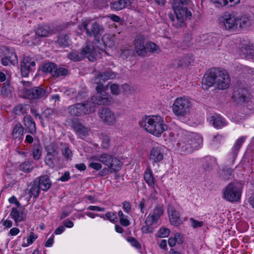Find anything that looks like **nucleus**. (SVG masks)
<instances>
[{"mask_svg": "<svg viewBox=\"0 0 254 254\" xmlns=\"http://www.w3.org/2000/svg\"><path fill=\"white\" fill-rule=\"evenodd\" d=\"M140 124L147 132L156 136H160L167 129L163 119L160 116L146 117L142 119Z\"/></svg>", "mask_w": 254, "mask_h": 254, "instance_id": "nucleus-3", "label": "nucleus"}, {"mask_svg": "<svg viewBox=\"0 0 254 254\" xmlns=\"http://www.w3.org/2000/svg\"><path fill=\"white\" fill-rule=\"evenodd\" d=\"M49 33V28L47 26H39L36 31V34L40 37H45L48 35Z\"/></svg>", "mask_w": 254, "mask_h": 254, "instance_id": "nucleus-38", "label": "nucleus"}, {"mask_svg": "<svg viewBox=\"0 0 254 254\" xmlns=\"http://www.w3.org/2000/svg\"><path fill=\"white\" fill-rule=\"evenodd\" d=\"M190 221L191 223V226L193 228H200L203 226L204 223L203 221H200L194 219L193 218H190Z\"/></svg>", "mask_w": 254, "mask_h": 254, "instance_id": "nucleus-51", "label": "nucleus"}, {"mask_svg": "<svg viewBox=\"0 0 254 254\" xmlns=\"http://www.w3.org/2000/svg\"><path fill=\"white\" fill-rule=\"evenodd\" d=\"M75 167L79 171H84L86 169V166L84 163L77 164Z\"/></svg>", "mask_w": 254, "mask_h": 254, "instance_id": "nucleus-64", "label": "nucleus"}, {"mask_svg": "<svg viewBox=\"0 0 254 254\" xmlns=\"http://www.w3.org/2000/svg\"><path fill=\"white\" fill-rule=\"evenodd\" d=\"M96 93L93 96L91 100L95 104L109 105L112 102V98L106 93L107 86L103 84H97Z\"/></svg>", "mask_w": 254, "mask_h": 254, "instance_id": "nucleus-8", "label": "nucleus"}, {"mask_svg": "<svg viewBox=\"0 0 254 254\" xmlns=\"http://www.w3.org/2000/svg\"><path fill=\"white\" fill-rule=\"evenodd\" d=\"M241 50L244 55L254 60V45H248L243 47Z\"/></svg>", "mask_w": 254, "mask_h": 254, "instance_id": "nucleus-35", "label": "nucleus"}, {"mask_svg": "<svg viewBox=\"0 0 254 254\" xmlns=\"http://www.w3.org/2000/svg\"><path fill=\"white\" fill-rule=\"evenodd\" d=\"M26 95L29 99H38L46 96L48 94L44 89L40 87H36L33 89L26 91Z\"/></svg>", "mask_w": 254, "mask_h": 254, "instance_id": "nucleus-19", "label": "nucleus"}, {"mask_svg": "<svg viewBox=\"0 0 254 254\" xmlns=\"http://www.w3.org/2000/svg\"><path fill=\"white\" fill-rule=\"evenodd\" d=\"M99 116L102 121L108 126L114 125L118 115L108 108H104L99 112Z\"/></svg>", "mask_w": 254, "mask_h": 254, "instance_id": "nucleus-13", "label": "nucleus"}, {"mask_svg": "<svg viewBox=\"0 0 254 254\" xmlns=\"http://www.w3.org/2000/svg\"><path fill=\"white\" fill-rule=\"evenodd\" d=\"M42 148L39 145H35L33 150V157L35 160H39L42 155Z\"/></svg>", "mask_w": 254, "mask_h": 254, "instance_id": "nucleus-41", "label": "nucleus"}, {"mask_svg": "<svg viewBox=\"0 0 254 254\" xmlns=\"http://www.w3.org/2000/svg\"><path fill=\"white\" fill-rule=\"evenodd\" d=\"M54 241V236L52 235L50 237V238L48 239L47 242L45 243V246L46 247H51L52 246Z\"/></svg>", "mask_w": 254, "mask_h": 254, "instance_id": "nucleus-61", "label": "nucleus"}, {"mask_svg": "<svg viewBox=\"0 0 254 254\" xmlns=\"http://www.w3.org/2000/svg\"><path fill=\"white\" fill-rule=\"evenodd\" d=\"M13 88L9 84L3 83L1 88V93L2 95L8 96L11 94Z\"/></svg>", "mask_w": 254, "mask_h": 254, "instance_id": "nucleus-44", "label": "nucleus"}, {"mask_svg": "<svg viewBox=\"0 0 254 254\" xmlns=\"http://www.w3.org/2000/svg\"><path fill=\"white\" fill-rule=\"evenodd\" d=\"M236 29L245 28L251 25V21L246 15H238L236 14Z\"/></svg>", "mask_w": 254, "mask_h": 254, "instance_id": "nucleus-25", "label": "nucleus"}, {"mask_svg": "<svg viewBox=\"0 0 254 254\" xmlns=\"http://www.w3.org/2000/svg\"><path fill=\"white\" fill-rule=\"evenodd\" d=\"M159 50V47L155 43L149 42L146 44V54L147 52L154 53Z\"/></svg>", "mask_w": 254, "mask_h": 254, "instance_id": "nucleus-43", "label": "nucleus"}, {"mask_svg": "<svg viewBox=\"0 0 254 254\" xmlns=\"http://www.w3.org/2000/svg\"><path fill=\"white\" fill-rule=\"evenodd\" d=\"M102 42L103 43H99L97 46L102 52H105L108 48L112 49L115 47V37L112 35L105 34L102 38Z\"/></svg>", "mask_w": 254, "mask_h": 254, "instance_id": "nucleus-17", "label": "nucleus"}, {"mask_svg": "<svg viewBox=\"0 0 254 254\" xmlns=\"http://www.w3.org/2000/svg\"><path fill=\"white\" fill-rule=\"evenodd\" d=\"M168 213L170 223L175 226H179L183 223L180 217L179 212L175 210L172 207H169L168 209Z\"/></svg>", "mask_w": 254, "mask_h": 254, "instance_id": "nucleus-23", "label": "nucleus"}, {"mask_svg": "<svg viewBox=\"0 0 254 254\" xmlns=\"http://www.w3.org/2000/svg\"><path fill=\"white\" fill-rule=\"evenodd\" d=\"M23 128L20 124H17L15 125L12 130V137L17 140L20 141L23 138Z\"/></svg>", "mask_w": 254, "mask_h": 254, "instance_id": "nucleus-29", "label": "nucleus"}, {"mask_svg": "<svg viewBox=\"0 0 254 254\" xmlns=\"http://www.w3.org/2000/svg\"><path fill=\"white\" fill-rule=\"evenodd\" d=\"M131 0H119L111 4V8L113 10H120L128 7L131 3Z\"/></svg>", "mask_w": 254, "mask_h": 254, "instance_id": "nucleus-26", "label": "nucleus"}, {"mask_svg": "<svg viewBox=\"0 0 254 254\" xmlns=\"http://www.w3.org/2000/svg\"><path fill=\"white\" fill-rule=\"evenodd\" d=\"M216 85L220 89H225L228 87L230 79L228 72L225 70H216Z\"/></svg>", "mask_w": 254, "mask_h": 254, "instance_id": "nucleus-12", "label": "nucleus"}, {"mask_svg": "<svg viewBox=\"0 0 254 254\" xmlns=\"http://www.w3.org/2000/svg\"><path fill=\"white\" fill-rule=\"evenodd\" d=\"M243 189V185L239 182L234 181L229 183L223 190L222 198L231 202L239 201Z\"/></svg>", "mask_w": 254, "mask_h": 254, "instance_id": "nucleus-5", "label": "nucleus"}, {"mask_svg": "<svg viewBox=\"0 0 254 254\" xmlns=\"http://www.w3.org/2000/svg\"><path fill=\"white\" fill-rule=\"evenodd\" d=\"M45 162L51 168H54L55 166V164L53 161L48 155L45 158Z\"/></svg>", "mask_w": 254, "mask_h": 254, "instance_id": "nucleus-59", "label": "nucleus"}, {"mask_svg": "<svg viewBox=\"0 0 254 254\" xmlns=\"http://www.w3.org/2000/svg\"><path fill=\"white\" fill-rule=\"evenodd\" d=\"M165 147L161 145H157L152 147L149 156V159L153 163L162 161L164 158Z\"/></svg>", "mask_w": 254, "mask_h": 254, "instance_id": "nucleus-15", "label": "nucleus"}, {"mask_svg": "<svg viewBox=\"0 0 254 254\" xmlns=\"http://www.w3.org/2000/svg\"><path fill=\"white\" fill-rule=\"evenodd\" d=\"M144 179L147 185L153 190V192L152 195L153 197H155L157 193L155 187V184L153 174L149 169H147L146 170L144 174Z\"/></svg>", "mask_w": 254, "mask_h": 254, "instance_id": "nucleus-24", "label": "nucleus"}, {"mask_svg": "<svg viewBox=\"0 0 254 254\" xmlns=\"http://www.w3.org/2000/svg\"><path fill=\"white\" fill-rule=\"evenodd\" d=\"M183 243V238L178 233H176L173 237H170L168 240V244L171 247L175 246L176 244H182Z\"/></svg>", "mask_w": 254, "mask_h": 254, "instance_id": "nucleus-34", "label": "nucleus"}, {"mask_svg": "<svg viewBox=\"0 0 254 254\" xmlns=\"http://www.w3.org/2000/svg\"><path fill=\"white\" fill-rule=\"evenodd\" d=\"M83 29L86 30V34L89 37L93 35L96 37L103 31L101 26L94 22H91L89 19L84 20L78 26L79 31H77V33L80 34Z\"/></svg>", "mask_w": 254, "mask_h": 254, "instance_id": "nucleus-9", "label": "nucleus"}, {"mask_svg": "<svg viewBox=\"0 0 254 254\" xmlns=\"http://www.w3.org/2000/svg\"><path fill=\"white\" fill-rule=\"evenodd\" d=\"M70 178L69 173L66 172L60 178V180L62 182H66L69 180Z\"/></svg>", "mask_w": 254, "mask_h": 254, "instance_id": "nucleus-62", "label": "nucleus"}, {"mask_svg": "<svg viewBox=\"0 0 254 254\" xmlns=\"http://www.w3.org/2000/svg\"><path fill=\"white\" fill-rule=\"evenodd\" d=\"M202 142L201 136L194 132L182 136L175 146V150L181 154L190 153L198 149Z\"/></svg>", "mask_w": 254, "mask_h": 254, "instance_id": "nucleus-2", "label": "nucleus"}, {"mask_svg": "<svg viewBox=\"0 0 254 254\" xmlns=\"http://www.w3.org/2000/svg\"><path fill=\"white\" fill-rule=\"evenodd\" d=\"M216 70L206 73L202 79V85L203 89H207L216 84Z\"/></svg>", "mask_w": 254, "mask_h": 254, "instance_id": "nucleus-18", "label": "nucleus"}, {"mask_svg": "<svg viewBox=\"0 0 254 254\" xmlns=\"http://www.w3.org/2000/svg\"><path fill=\"white\" fill-rule=\"evenodd\" d=\"M73 127L76 133L80 136H85L88 133L89 129L88 127L80 123H78L75 124Z\"/></svg>", "mask_w": 254, "mask_h": 254, "instance_id": "nucleus-33", "label": "nucleus"}, {"mask_svg": "<svg viewBox=\"0 0 254 254\" xmlns=\"http://www.w3.org/2000/svg\"><path fill=\"white\" fill-rule=\"evenodd\" d=\"M1 53L5 56L1 59V64L4 66L7 65L9 63L15 65L18 63L17 56L12 49L3 46L0 48Z\"/></svg>", "mask_w": 254, "mask_h": 254, "instance_id": "nucleus-11", "label": "nucleus"}, {"mask_svg": "<svg viewBox=\"0 0 254 254\" xmlns=\"http://www.w3.org/2000/svg\"><path fill=\"white\" fill-rule=\"evenodd\" d=\"M164 210L162 206L158 205L146 217L145 225L141 227L143 233H151L157 227L160 217L163 214Z\"/></svg>", "mask_w": 254, "mask_h": 254, "instance_id": "nucleus-6", "label": "nucleus"}, {"mask_svg": "<svg viewBox=\"0 0 254 254\" xmlns=\"http://www.w3.org/2000/svg\"><path fill=\"white\" fill-rule=\"evenodd\" d=\"M111 93L115 95H118L121 93V87L116 84H112L110 87Z\"/></svg>", "mask_w": 254, "mask_h": 254, "instance_id": "nucleus-49", "label": "nucleus"}, {"mask_svg": "<svg viewBox=\"0 0 254 254\" xmlns=\"http://www.w3.org/2000/svg\"><path fill=\"white\" fill-rule=\"evenodd\" d=\"M67 70L63 67L57 68L56 67L53 76L58 77L60 76L65 75L67 74Z\"/></svg>", "mask_w": 254, "mask_h": 254, "instance_id": "nucleus-50", "label": "nucleus"}, {"mask_svg": "<svg viewBox=\"0 0 254 254\" xmlns=\"http://www.w3.org/2000/svg\"><path fill=\"white\" fill-rule=\"evenodd\" d=\"M51 185V182L47 176H42L39 178V187L42 190H48L50 188Z\"/></svg>", "mask_w": 254, "mask_h": 254, "instance_id": "nucleus-31", "label": "nucleus"}, {"mask_svg": "<svg viewBox=\"0 0 254 254\" xmlns=\"http://www.w3.org/2000/svg\"><path fill=\"white\" fill-rule=\"evenodd\" d=\"M100 217L104 219H107L112 222H115L117 219V216L115 213L112 212H109L105 215L101 214L100 215Z\"/></svg>", "mask_w": 254, "mask_h": 254, "instance_id": "nucleus-46", "label": "nucleus"}, {"mask_svg": "<svg viewBox=\"0 0 254 254\" xmlns=\"http://www.w3.org/2000/svg\"><path fill=\"white\" fill-rule=\"evenodd\" d=\"M37 236L33 233H31L26 238V242H23V246L27 247L33 243V242L37 238Z\"/></svg>", "mask_w": 254, "mask_h": 254, "instance_id": "nucleus-42", "label": "nucleus"}, {"mask_svg": "<svg viewBox=\"0 0 254 254\" xmlns=\"http://www.w3.org/2000/svg\"><path fill=\"white\" fill-rule=\"evenodd\" d=\"M193 101L188 96L178 97L174 101L171 106L173 114L177 117H186L193 107Z\"/></svg>", "mask_w": 254, "mask_h": 254, "instance_id": "nucleus-4", "label": "nucleus"}, {"mask_svg": "<svg viewBox=\"0 0 254 254\" xmlns=\"http://www.w3.org/2000/svg\"><path fill=\"white\" fill-rule=\"evenodd\" d=\"M48 155H55L57 153V148L53 144H50L46 147Z\"/></svg>", "mask_w": 254, "mask_h": 254, "instance_id": "nucleus-53", "label": "nucleus"}, {"mask_svg": "<svg viewBox=\"0 0 254 254\" xmlns=\"http://www.w3.org/2000/svg\"><path fill=\"white\" fill-rule=\"evenodd\" d=\"M69 41V38L66 35H61L58 40L59 44L64 47L68 46Z\"/></svg>", "mask_w": 254, "mask_h": 254, "instance_id": "nucleus-48", "label": "nucleus"}, {"mask_svg": "<svg viewBox=\"0 0 254 254\" xmlns=\"http://www.w3.org/2000/svg\"><path fill=\"white\" fill-rule=\"evenodd\" d=\"M10 215L16 223L21 221L23 220V216L20 214L17 208H12V210Z\"/></svg>", "mask_w": 254, "mask_h": 254, "instance_id": "nucleus-37", "label": "nucleus"}, {"mask_svg": "<svg viewBox=\"0 0 254 254\" xmlns=\"http://www.w3.org/2000/svg\"><path fill=\"white\" fill-rule=\"evenodd\" d=\"M112 157V155L107 153H104L98 155L99 161L107 166L109 164Z\"/></svg>", "mask_w": 254, "mask_h": 254, "instance_id": "nucleus-39", "label": "nucleus"}, {"mask_svg": "<svg viewBox=\"0 0 254 254\" xmlns=\"http://www.w3.org/2000/svg\"><path fill=\"white\" fill-rule=\"evenodd\" d=\"M94 111L90 104H76L70 106L68 108L69 113L72 116H79L86 114H89Z\"/></svg>", "mask_w": 254, "mask_h": 254, "instance_id": "nucleus-10", "label": "nucleus"}, {"mask_svg": "<svg viewBox=\"0 0 254 254\" xmlns=\"http://www.w3.org/2000/svg\"><path fill=\"white\" fill-rule=\"evenodd\" d=\"M121 92L125 93L126 94L130 92L131 90V87L127 84H123L121 86Z\"/></svg>", "mask_w": 254, "mask_h": 254, "instance_id": "nucleus-56", "label": "nucleus"}, {"mask_svg": "<svg viewBox=\"0 0 254 254\" xmlns=\"http://www.w3.org/2000/svg\"><path fill=\"white\" fill-rule=\"evenodd\" d=\"M170 3L175 14V16L172 13L168 14L172 25L176 28L182 27L185 20L190 19L191 17V12L183 5L187 3V0H170Z\"/></svg>", "mask_w": 254, "mask_h": 254, "instance_id": "nucleus-1", "label": "nucleus"}, {"mask_svg": "<svg viewBox=\"0 0 254 254\" xmlns=\"http://www.w3.org/2000/svg\"><path fill=\"white\" fill-rule=\"evenodd\" d=\"M87 210H92V211H96L99 212H103L105 211V208L103 207H100L98 206H93L90 205L87 208Z\"/></svg>", "mask_w": 254, "mask_h": 254, "instance_id": "nucleus-57", "label": "nucleus"}, {"mask_svg": "<svg viewBox=\"0 0 254 254\" xmlns=\"http://www.w3.org/2000/svg\"><path fill=\"white\" fill-rule=\"evenodd\" d=\"M118 216L120 218V223L124 226H127L129 225V221L127 219V216L125 215L122 211H119Z\"/></svg>", "mask_w": 254, "mask_h": 254, "instance_id": "nucleus-40", "label": "nucleus"}, {"mask_svg": "<svg viewBox=\"0 0 254 254\" xmlns=\"http://www.w3.org/2000/svg\"><path fill=\"white\" fill-rule=\"evenodd\" d=\"M122 165V163L119 159L112 156L108 167L114 171H118L120 170Z\"/></svg>", "mask_w": 254, "mask_h": 254, "instance_id": "nucleus-32", "label": "nucleus"}, {"mask_svg": "<svg viewBox=\"0 0 254 254\" xmlns=\"http://www.w3.org/2000/svg\"><path fill=\"white\" fill-rule=\"evenodd\" d=\"M63 155L67 159H69L72 156V153L68 148L65 147L63 151Z\"/></svg>", "mask_w": 254, "mask_h": 254, "instance_id": "nucleus-58", "label": "nucleus"}, {"mask_svg": "<svg viewBox=\"0 0 254 254\" xmlns=\"http://www.w3.org/2000/svg\"><path fill=\"white\" fill-rule=\"evenodd\" d=\"M135 50L139 56L146 55V45H144V38L142 35H138L134 40Z\"/></svg>", "mask_w": 254, "mask_h": 254, "instance_id": "nucleus-20", "label": "nucleus"}, {"mask_svg": "<svg viewBox=\"0 0 254 254\" xmlns=\"http://www.w3.org/2000/svg\"><path fill=\"white\" fill-rule=\"evenodd\" d=\"M24 124L29 132L33 134L36 132V125L30 116H26L23 119Z\"/></svg>", "mask_w": 254, "mask_h": 254, "instance_id": "nucleus-30", "label": "nucleus"}, {"mask_svg": "<svg viewBox=\"0 0 254 254\" xmlns=\"http://www.w3.org/2000/svg\"><path fill=\"white\" fill-rule=\"evenodd\" d=\"M210 1L219 6H234L240 3V0H209Z\"/></svg>", "mask_w": 254, "mask_h": 254, "instance_id": "nucleus-27", "label": "nucleus"}, {"mask_svg": "<svg viewBox=\"0 0 254 254\" xmlns=\"http://www.w3.org/2000/svg\"><path fill=\"white\" fill-rule=\"evenodd\" d=\"M245 140V137H241L239 138L237 141L236 142L235 144L233 146V149L236 151H238L239 148L241 147L242 145L243 144Z\"/></svg>", "mask_w": 254, "mask_h": 254, "instance_id": "nucleus-54", "label": "nucleus"}, {"mask_svg": "<svg viewBox=\"0 0 254 254\" xmlns=\"http://www.w3.org/2000/svg\"><path fill=\"white\" fill-rule=\"evenodd\" d=\"M207 120L215 128H220L227 124L225 119L218 114L210 115L207 118Z\"/></svg>", "mask_w": 254, "mask_h": 254, "instance_id": "nucleus-22", "label": "nucleus"}, {"mask_svg": "<svg viewBox=\"0 0 254 254\" xmlns=\"http://www.w3.org/2000/svg\"><path fill=\"white\" fill-rule=\"evenodd\" d=\"M33 169L31 163L29 161L25 162L20 165V169L24 172H29Z\"/></svg>", "mask_w": 254, "mask_h": 254, "instance_id": "nucleus-47", "label": "nucleus"}, {"mask_svg": "<svg viewBox=\"0 0 254 254\" xmlns=\"http://www.w3.org/2000/svg\"><path fill=\"white\" fill-rule=\"evenodd\" d=\"M116 74L110 70L106 71L98 74L94 79V83L96 84H103V83L107 80L113 79Z\"/></svg>", "mask_w": 254, "mask_h": 254, "instance_id": "nucleus-21", "label": "nucleus"}, {"mask_svg": "<svg viewBox=\"0 0 254 254\" xmlns=\"http://www.w3.org/2000/svg\"><path fill=\"white\" fill-rule=\"evenodd\" d=\"M127 241L132 246L136 249H139L140 247V244L133 237L127 238Z\"/></svg>", "mask_w": 254, "mask_h": 254, "instance_id": "nucleus-55", "label": "nucleus"}, {"mask_svg": "<svg viewBox=\"0 0 254 254\" xmlns=\"http://www.w3.org/2000/svg\"><path fill=\"white\" fill-rule=\"evenodd\" d=\"M39 189V187L37 185H33L30 189V195L34 197L37 196L40 193Z\"/></svg>", "mask_w": 254, "mask_h": 254, "instance_id": "nucleus-52", "label": "nucleus"}, {"mask_svg": "<svg viewBox=\"0 0 254 254\" xmlns=\"http://www.w3.org/2000/svg\"><path fill=\"white\" fill-rule=\"evenodd\" d=\"M236 14L225 13L219 18V22L227 30L236 29Z\"/></svg>", "mask_w": 254, "mask_h": 254, "instance_id": "nucleus-14", "label": "nucleus"}, {"mask_svg": "<svg viewBox=\"0 0 254 254\" xmlns=\"http://www.w3.org/2000/svg\"><path fill=\"white\" fill-rule=\"evenodd\" d=\"M170 233V231L169 229L165 227H161L158 230L157 236L160 238H165L168 237Z\"/></svg>", "mask_w": 254, "mask_h": 254, "instance_id": "nucleus-45", "label": "nucleus"}, {"mask_svg": "<svg viewBox=\"0 0 254 254\" xmlns=\"http://www.w3.org/2000/svg\"><path fill=\"white\" fill-rule=\"evenodd\" d=\"M100 54L91 44L87 43L80 53L72 52L69 54L68 57L71 60L78 61L87 57L89 61H94L100 57Z\"/></svg>", "mask_w": 254, "mask_h": 254, "instance_id": "nucleus-7", "label": "nucleus"}, {"mask_svg": "<svg viewBox=\"0 0 254 254\" xmlns=\"http://www.w3.org/2000/svg\"><path fill=\"white\" fill-rule=\"evenodd\" d=\"M56 67V65L54 63H46L42 67V70L45 72L50 73L53 76Z\"/></svg>", "mask_w": 254, "mask_h": 254, "instance_id": "nucleus-36", "label": "nucleus"}, {"mask_svg": "<svg viewBox=\"0 0 254 254\" xmlns=\"http://www.w3.org/2000/svg\"><path fill=\"white\" fill-rule=\"evenodd\" d=\"M9 202L10 203L15 204L17 207L20 206L19 202L17 200V199L14 196H12L9 198Z\"/></svg>", "mask_w": 254, "mask_h": 254, "instance_id": "nucleus-63", "label": "nucleus"}, {"mask_svg": "<svg viewBox=\"0 0 254 254\" xmlns=\"http://www.w3.org/2000/svg\"><path fill=\"white\" fill-rule=\"evenodd\" d=\"M123 208L124 210L127 213H129L131 211V205L127 202L125 201L123 202Z\"/></svg>", "mask_w": 254, "mask_h": 254, "instance_id": "nucleus-60", "label": "nucleus"}, {"mask_svg": "<svg viewBox=\"0 0 254 254\" xmlns=\"http://www.w3.org/2000/svg\"><path fill=\"white\" fill-rule=\"evenodd\" d=\"M35 62L28 57H24L21 64V72L22 76L27 77L29 72L35 69Z\"/></svg>", "mask_w": 254, "mask_h": 254, "instance_id": "nucleus-16", "label": "nucleus"}, {"mask_svg": "<svg viewBox=\"0 0 254 254\" xmlns=\"http://www.w3.org/2000/svg\"><path fill=\"white\" fill-rule=\"evenodd\" d=\"M87 159L89 162L88 166L89 167L96 171H99L102 168V164L100 162H99L98 155L91 156L88 157Z\"/></svg>", "mask_w": 254, "mask_h": 254, "instance_id": "nucleus-28", "label": "nucleus"}]
</instances>
